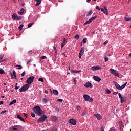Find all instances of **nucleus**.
<instances>
[{
	"label": "nucleus",
	"instance_id": "f257e3e1",
	"mask_svg": "<svg viewBox=\"0 0 131 131\" xmlns=\"http://www.w3.org/2000/svg\"><path fill=\"white\" fill-rule=\"evenodd\" d=\"M34 112L37 114V115H38L39 116H40L42 113V110H41V108H40V107L39 106H36L33 108Z\"/></svg>",
	"mask_w": 131,
	"mask_h": 131
},
{
	"label": "nucleus",
	"instance_id": "f03ea898",
	"mask_svg": "<svg viewBox=\"0 0 131 131\" xmlns=\"http://www.w3.org/2000/svg\"><path fill=\"white\" fill-rule=\"evenodd\" d=\"M30 87V85L29 84H26L22 86L19 89V92H26V91H28L29 88Z\"/></svg>",
	"mask_w": 131,
	"mask_h": 131
},
{
	"label": "nucleus",
	"instance_id": "7ed1b4c3",
	"mask_svg": "<svg viewBox=\"0 0 131 131\" xmlns=\"http://www.w3.org/2000/svg\"><path fill=\"white\" fill-rule=\"evenodd\" d=\"M47 118H48V116H47L46 115H43L37 120V122L38 123L43 122V121H45Z\"/></svg>",
	"mask_w": 131,
	"mask_h": 131
},
{
	"label": "nucleus",
	"instance_id": "20e7f679",
	"mask_svg": "<svg viewBox=\"0 0 131 131\" xmlns=\"http://www.w3.org/2000/svg\"><path fill=\"white\" fill-rule=\"evenodd\" d=\"M12 19L13 20H17V21H20V20H22V17L18 16L17 13H14L12 15Z\"/></svg>",
	"mask_w": 131,
	"mask_h": 131
},
{
	"label": "nucleus",
	"instance_id": "39448f33",
	"mask_svg": "<svg viewBox=\"0 0 131 131\" xmlns=\"http://www.w3.org/2000/svg\"><path fill=\"white\" fill-rule=\"evenodd\" d=\"M83 98L86 102H93V98L86 94L83 95Z\"/></svg>",
	"mask_w": 131,
	"mask_h": 131
},
{
	"label": "nucleus",
	"instance_id": "423d86ee",
	"mask_svg": "<svg viewBox=\"0 0 131 131\" xmlns=\"http://www.w3.org/2000/svg\"><path fill=\"white\" fill-rule=\"evenodd\" d=\"M33 80H34V77L30 76L27 79L26 82L28 83V84L30 85V84L33 82Z\"/></svg>",
	"mask_w": 131,
	"mask_h": 131
},
{
	"label": "nucleus",
	"instance_id": "0eeeda50",
	"mask_svg": "<svg viewBox=\"0 0 131 131\" xmlns=\"http://www.w3.org/2000/svg\"><path fill=\"white\" fill-rule=\"evenodd\" d=\"M110 72L113 75H115V76H119V75L118 74V72L116 71V70L113 69H110Z\"/></svg>",
	"mask_w": 131,
	"mask_h": 131
},
{
	"label": "nucleus",
	"instance_id": "6e6552de",
	"mask_svg": "<svg viewBox=\"0 0 131 131\" xmlns=\"http://www.w3.org/2000/svg\"><path fill=\"white\" fill-rule=\"evenodd\" d=\"M97 18V16H94L93 17H91L89 21H86L84 24V25H87L88 24H90V23H92V22H93V21H94V20H95V19H96Z\"/></svg>",
	"mask_w": 131,
	"mask_h": 131
},
{
	"label": "nucleus",
	"instance_id": "1a4fd4ad",
	"mask_svg": "<svg viewBox=\"0 0 131 131\" xmlns=\"http://www.w3.org/2000/svg\"><path fill=\"white\" fill-rule=\"evenodd\" d=\"M118 96L119 97V98H120V102H121V104H123L124 102L125 101L124 96L122 97V96L121 95V94H120V93H119Z\"/></svg>",
	"mask_w": 131,
	"mask_h": 131
},
{
	"label": "nucleus",
	"instance_id": "9d476101",
	"mask_svg": "<svg viewBox=\"0 0 131 131\" xmlns=\"http://www.w3.org/2000/svg\"><path fill=\"white\" fill-rule=\"evenodd\" d=\"M101 12H103L104 14H105L106 15H108V9H107L106 7H104V8H101Z\"/></svg>",
	"mask_w": 131,
	"mask_h": 131
},
{
	"label": "nucleus",
	"instance_id": "9b49d317",
	"mask_svg": "<svg viewBox=\"0 0 131 131\" xmlns=\"http://www.w3.org/2000/svg\"><path fill=\"white\" fill-rule=\"evenodd\" d=\"M91 69L93 70V71H95L96 70H100V69H101V67L93 66L91 67Z\"/></svg>",
	"mask_w": 131,
	"mask_h": 131
},
{
	"label": "nucleus",
	"instance_id": "f8f14e48",
	"mask_svg": "<svg viewBox=\"0 0 131 131\" xmlns=\"http://www.w3.org/2000/svg\"><path fill=\"white\" fill-rule=\"evenodd\" d=\"M69 122L73 125H76V120H75V119H71L69 121Z\"/></svg>",
	"mask_w": 131,
	"mask_h": 131
},
{
	"label": "nucleus",
	"instance_id": "ddd939ff",
	"mask_svg": "<svg viewBox=\"0 0 131 131\" xmlns=\"http://www.w3.org/2000/svg\"><path fill=\"white\" fill-rule=\"evenodd\" d=\"M94 115V116H96L98 120H100V119H102V116L99 114H95Z\"/></svg>",
	"mask_w": 131,
	"mask_h": 131
},
{
	"label": "nucleus",
	"instance_id": "4468645a",
	"mask_svg": "<svg viewBox=\"0 0 131 131\" xmlns=\"http://www.w3.org/2000/svg\"><path fill=\"white\" fill-rule=\"evenodd\" d=\"M16 117H17V118H18V119H19V120H20L21 121H23L24 122H25V120H24V118H23V117H22V116H20V115L17 114V115H16Z\"/></svg>",
	"mask_w": 131,
	"mask_h": 131
},
{
	"label": "nucleus",
	"instance_id": "2eb2a0df",
	"mask_svg": "<svg viewBox=\"0 0 131 131\" xmlns=\"http://www.w3.org/2000/svg\"><path fill=\"white\" fill-rule=\"evenodd\" d=\"M84 86H85V88H93V84H92L90 82H87L86 83H85L84 84Z\"/></svg>",
	"mask_w": 131,
	"mask_h": 131
},
{
	"label": "nucleus",
	"instance_id": "dca6fc26",
	"mask_svg": "<svg viewBox=\"0 0 131 131\" xmlns=\"http://www.w3.org/2000/svg\"><path fill=\"white\" fill-rule=\"evenodd\" d=\"M63 42L61 43V49H63L65 45L67 43V41H66V38H63Z\"/></svg>",
	"mask_w": 131,
	"mask_h": 131
},
{
	"label": "nucleus",
	"instance_id": "f3484780",
	"mask_svg": "<svg viewBox=\"0 0 131 131\" xmlns=\"http://www.w3.org/2000/svg\"><path fill=\"white\" fill-rule=\"evenodd\" d=\"M93 78L94 80H95V81H98V82L101 81V78L99 77V76H95Z\"/></svg>",
	"mask_w": 131,
	"mask_h": 131
},
{
	"label": "nucleus",
	"instance_id": "a211bd4d",
	"mask_svg": "<svg viewBox=\"0 0 131 131\" xmlns=\"http://www.w3.org/2000/svg\"><path fill=\"white\" fill-rule=\"evenodd\" d=\"M25 11V10L24 9V8H21L20 9V11H18V14H19V15H23V14H24Z\"/></svg>",
	"mask_w": 131,
	"mask_h": 131
},
{
	"label": "nucleus",
	"instance_id": "6ab92c4d",
	"mask_svg": "<svg viewBox=\"0 0 131 131\" xmlns=\"http://www.w3.org/2000/svg\"><path fill=\"white\" fill-rule=\"evenodd\" d=\"M36 2H37V3L35 4V6L37 7L38 6H39V5H40V4H41V1L42 0H34Z\"/></svg>",
	"mask_w": 131,
	"mask_h": 131
},
{
	"label": "nucleus",
	"instance_id": "aec40b11",
	"mask_svg": "<svg viewBox=\"0 0 131 131\" xmlns=\"http://www.w3.org/2000/svg\"><path fill=\"white\" fill-rule=\"evenodd\" d=\"M11 76L13 79L17 78L16 77V72L15 71H13V74L11 75Z\"/></svg>",
	"mask_w": 131,
	"mask_h": 131
},
{
	"label": "nucleus",
	"instance_id": "412c9836",
	"mask_svg": "<svg viewBox=\"0 0 131 131\" xmlns=\"http://www.w3.org/2000/svg\"><path fill=\"white\" fill-rule=\"evenodd\" d=\"M42 101L45 104H47L48 103V101H49V98L48 97H45L43 98Z\"/></svg>",
	"mask_w": 131,
	"mask_h": 131
},
{
	"label": "nucleus",
	"instance_id": "4be33fe9",
	"mask_svg": "<svg viewBox=\"0 0 131 131\" xmlns=\"http://www.w3.org/2000/svg\"><path fill=\"white\" fill-rule=\"evenodd\" d=\"M93 14V11L90 10L87 12V14L86 15V17H89V16H91Z\"/></svg>",
	"mask_w": 131,
	"mask_h": 131
},
{
	"label": "nucleus",
	"instance_id": "5701e85b",
	"mask_svg": "<svg viewBox=\"0 0 131 131\" xmlns=\"http://www.w3.org/2000/svg\"><path fill=\"white\" fill-rule=\"evenodd\" d=\"M16 103H17V100L16 99H14L10 102L9 106H12L13 104H16Z\"/></svg>",
	"mask_w": 131,
	"mask_h": 131
},
{
	"label": "nucleus",
	"instance_id": "b1692460",
	"mask_svg": "<svg viewBox=\"0 0 131 131\" xmlns=\"http://www.w3.org/2000/svg\"><path fill=\"white\" fill-rule=\"evenodd\" d=\"M126 84H127V82L125 83L123 85L120 86V88H119V90H123V88L125 86H126Z\"/></svg>",
	"mask_w": 131,
	"mask_h": 131
},
{
	"label": "nucleus",
	"instance_id": "393cba45",
	"mask_svg": "<svg viewBox=\"0 0 131 131\" xmlns=\"http://www.w3.org/2000/svg\"><path fill=\"white\" fill-rule=\"evenodd\" d=\"M79 54H81L82 55H83V54H84V47L81 48Z\"/></svg>",
	"mask_w": 131,
	"mask_h": 131
},
{
	"label": "nucleus",
	"instance_id": "a878e982",
	"mask_svg": "<svg viewBox=\"0 0 131 131\" xmlns=\"http://www.w3.org/2000/svg\"><path fill=\"white\" fill-rule=\"evenodd\" d=\"M53 93L55 96H57V95L59 94V92H58V90H54L53 91Z\"/></svg>",
	"mask_w": 131,
	"mask_h": 131
},
{
	"label": "nucleus",
	"instance_id": "bb28decb",
	"mask_svg": "<svg viewBox=\"0 0 131 131\" xmlns=\"http://www.w3.org/2000/svg\"><path fill=\"white\" fill-rule=\"evenodd\" d=\"M114 84H115L116 88L117 89H118V90H119V88H120V85H119L118 84V83H117V82H114Z\"/></svg>",
	"mask_w": 131,
	"mask_h": 131
},
{
	"label": "nucleus",
	"instance_id": "cd10ccee",
	"mask_svg": "<svg viewBox=\"0 0 131 131\" xmlns=\"http://www.w3.org/2000/svg\"><path fill=\"white\" fill-rule=\"evenodd\" d=\"M57 119H58V118L55 116L52 117V120L53 121H56V120H57Z\"/></svg>",
	"mask_w": 131,
	"mask_h": 131
},
{
	"label": "nucleus",
	"instance_id": "c85d7f7f",
	"mask_svg": "<svg viewBox=\"0 0 131 131\" xmlns=\"http://www.w3.org/2000/svg\"><path fill=\"white\" fill-rule=\"evenodd\" d=\"M87 115H88V113L85 111H84L82 114V116H83V117H84L86 116Z\"/></svg>",
	"mask_w": 131,
	"mask_h": 131
},
{
	"label": "nucleus",
	"instance_id": "c756f323",
	"mask_svg": "<svg viewBox=\"0 0 131 131\" xmlns=\"http://www.w3.org/2000/svg\"><path fill=\"white\" fill-rule=\"evenodd\" d=\"M125 20L126 22H129V21H131V18L130 17H125Z\"/></svg>",
	"mask_w": 131,
	"mask_h": 131
},
{
	"label": "nucleus",
	"instance_id": "7c9ffc66",
	"mask_svg": "<svg viewBox=\"0 0 131 131\" xmlns=\"http://www.w3.org/2000/svg\"><path fill=\"white\" fill-rule=\"evenodd\" d=\"M20 86H18V83H16L15 86V90H19V88Z\"/></svg>",
	"mask_w": 131,
	"mask_h": 131
},
{
	"label": "nucleus",
	"instance_id": "2f4dec72",
	"mask_svg": "<svg viewBox=\"0 0 131 131\" xmlns=\"http://www.w3.org/2000/svg\"><path fill=\"white\" fill-rule=\"evenodd\" d=\"M88 40V39L86 38H84L82 41V42H83V43H86V41Z\"/></svg>",
	"mask_w": 131,
	"mask_h": 131
},
{
	"label": "nucleus",
	"instance_id": "473e14b6",
	"mask_svg": "<svg viewBox=\"0 0 131 131\" xmlns=\"http://www.w3.org/2000/svg\"><path fill=\"white\" fill-rule=\"evenodd\" d=\"M105 92H106L107 94H111V91H110L108 88L105 89Z\"/></svg>",
	"mask_w": 131,
	"mask_h": 131
},
{
	"label": "nucleus",
	"instance_id": "72a5a7b5",
	"mask_svg": "<svg viewBox=\"0 0 131 131\" xmlns=\"http://www.w3.org/2000/svg\"><path fill=\"white\" fill-rule=\"evenodd\" d=\"M23 26H24L23 24L20 25L18 27V29H19V30H22V29L23 28Z\"/></svg>",
	"mask_w": 131,
	"mask_h": 131
},
{
	"label": "nucleus",
	"instance_id": "f704fd0d",
	"mask_svg": "<svg viewBox=\"0 0 131 131\" xmlns=\"http://www.w3.org/2000/svg\"><path fill=\"white\" fill-rule=\"evenodd\" d=\"M5 73V71L3 69H0V74H4Z\"/></svg>",
	"mask_w": 131,
	"mask_h": 131
},
{
	"label": "nucleus",
	"instance_id": "c9c22d12",
	"mask_svg": "<svg viewBox=\"0 0 131 131\" xmlns=\"http://www.w3.org/2000/svg\"><path fill=\"white\" fill-rule=\"evenodd\" d=\"M119 124H120V126L121 127L122 126H123V124H122V121H120L119 122Z\"/></svg>",
	"mask_w": 131,
	"mask_h": 131
},
{
	"label": "nucleus",
	"instance_id": "e433bc0d",
	"mask_svg": "<svg viewBox=\"0 0 131 131\" xmlns=\"http://www.w3.org/2000/svg\"><path fill=\"white\" fill-rule=\"evenodd\" d=\"M38 80H39V81H41V82H43V81H45L43 80V78H39Z\"/></svg>",
	"mask_w": 131,
	"mask_h": 131
},
{
	"label": "nucleus",
	"instance_id": "4c0bfd02",
	"mask_svg": "<svg viewBox=\"0 0 131 131\" xmlns=\"http://www.w3.org/2000/svg\"><path fill=\"white\" fill-rule=\"evenodd\" d=\"M16 67H18V68H17V69H22L21 66L16 65Z\"/></svg>",
	"mask_w": 131,
	"mask_h": 131
},
{
	"label": "nucleus",
	"instance_id": "58836bf2",
	"mask_svg": "<svg viewBox=\"0 0 131 131\" xmlns=\"http://www.w3.org/2000/svg\"><path fill=\"white\" fill-rule=\"evenodd\" d=\"M31 116L32 117H35V114H34V113H33V112H31Z\"/></svg>",
	"mask_w": 131,
	"mask_h": 131
},
{
	"label": "nucleus",
	"instance_id": "ea45409f",
	"mask_svg": "<svg viewBox=\"0 0 131 131\" xmlns=\"http://www.w3.org/2000/svg\"><path fill=\"white\" fill-rule=\"evenodd\" d=\"M40 59H42V60H45V59H47V56H42L40 57Z\"/></svg>",
	"mask_w": 131,
	"mask_h": 131
},
{
	"label": "nucleus",
	"instance_id": "a19ab883",
	"mask_svg": "<svg viewBox=\"0 0 131 131\" xmlns=\"http://www.w3.org/2000/svg\"><path fill=\"white\" fill-rule=\"evenodd\" d=\"M33 25V23H30L28 24V27H31V26H32Z\"/></svg>",
	"mask_w": 131,
	"mask_h": 131
},
{
	"label": "nucleus",
	"instance_id": "79ce46f5",
	"mask_svg": "<svg viewBox=\"0 0 131 131\" xmlns=\"http://www.w3.org/2000/svg\"><path fill=\"white\" fill-rule=\"evenodd\" d=\"M75 38L76 39H79V35H76V36H75Z\"/></svg>",
	"mask_w": 131,
	"mask_h": 131
},
{
	"label": "nucleus",
	"instance_id": "37998d69",
	"mask_svg": "<svg viewBox=\"0 0 131 131\" xmlns=\"http://www.w3.org/2000/svg\"><path fill=\"white\" fill-rule=\"evenodd\" d=\"M109 131H116V130H115V128H114V127L111 128L110 129V130H109Z\"/></svg>",
	"mask_w": 131,
	"mask_h": 131
},
{
	"label": "nucleus",
	"instance_id": "c03bdc74",
	"mask_svg": "<svg viewBox=\"0 0 131 131\" xmlns=\"http://www.w3.org/2000/svg\"><path fill=\"white\" fill-rule=\"evenodd\" d=\"M74 72H75V73H79L80 72H81V70H79V71L75 70Z\"/></svg>",
	"mask_w": 131,
	"mask_h": 131
},
{
	"label": "nucleus",
	"instance_id": "a18cd8bd",
	"mask_svg": "<svg viewBox=\"0 0 131 131\" xmlns=\"http://www.w3.org/2000/svg\"><path fill=\"white\" fill-rule=\"evenodd\" d=\"M57 102H60V103H62V102H63V99H58Z\"/></svg>",
	"mask_w": 131,
	"mask_h": 131
},
{
	"label": "nucleus",
	"instance_id": "49530a36",
	"mask_svg": "<svg viewBox=\"0 0 131 131\" xmlns=\"http://www.w3.org/2000/svg\"><path fill=\"white\" fill-rule=\"evenodd\" d=\"M109 59L107 58L106 57H104V62H108V60Z\"/></svg>",
	"mask_w": 131,
	"mask_h": 131
},
{
	"label": "nucleus",
	"instance_id": "de8ad7c7",
	"mask_svg": "<svg viewBox=\"0 0 131 131\" xmlns=\"http://www.w3.org/2000/svg\"><path fill=\"white\" fill-rule=\"evenodd\" d=\"M96 9L97 10H98V11H101V9H100V8L99 7V6H96Z\"/></svg>",
	"mask_w": 131,
	"mask_h": 131
},
{
	"label": "nucleus",
	"instance_id": "09e8293b",
	"mask_svg": "<svg viewBox=\"0 0 131 131\" xmlns=\"http://www.w3.org/2000/svg\"><path fill=\"white\" fill-rule=\"evenodd\" d=\"M109 42L108 40H106L105 41L103 45H107V43H108Z\"/></svg>",
	"mask_w": 131,
	"mask_h": 131
},
{
	"label": "nucleus",
	"instance_id": "8fccbe9b",
	"mask_svg": "<svg viewBox=\"0 0 131 131\" xmlns=\"http://www.w3.org/2000/svg\"><path fill=\"white\" fill-rule=\"evenodd\" d=\"M83 54H81L80 53L79 54V59H81V56H82Z\"/></svg>",
	"mask_w": 131,
	"mask_h": 131
},
{
	"label": "nucleus",
	"instance_id": "3c124183",
	"mask_svg": "<svg viewBox=\"0 0 131 131\" xmlns=\"http://www.w3.org/2000/svg\"><path fill=\"white\" fill-rule=\"evenodd\" d=\"M24 116H25V117H27V116H28V115L26 113H24Z\"/></svg>",
	"mask_w": 131,
	"mask_h": 131
},
{
	"label": "nucleus",
	"instance_id": "603ef678",
	"mask_svg": "<svg viewBox=\"0 0 131 131\" xmlns=\"http://www.w3.org/2000/svg\"><path fill=\"white\" fill-rule=\"evenodd\" d=\"M25 75V71L23 72L21 74V76H24Z\"/></svg>",
	"mask_w": 131,
	"mask_h": 131
},
{
	"label": "nucleus",
	"instance_id": "864d4df0",
	"mask_svg": "<svg viewBox=\"0 0 131 131\" xmlns=\"http://www.w3.org/2000/svg\"><path fill=\"white\" fill-rule=\"evenodd\" d=\"M77 110H80V106H77Z\"/></svg>",
	"mask_w": 131,
	"mask_h": 131
},
{
	"label": "nucleus",
	"instance_id": "5fc2aeb1",
	"mask_svg": "<svg viewBox=\"0 0 131 131\" xmlns=\"http://www.w3.org/2000/svg\"><path fill=\"white\" fill-rule=\"evenodd\" d=\"M5 60H2L0 59V63H3V62H4Z\"/></svg>",
	"mask_w": 131,
	"mask_h": 131
},
{
	"label": "nucleus",
	"instance_id": "6e6d98bb",
	"mask_svg": "<svg viewBox=\"0 0 131 131\" xmlns=\"http://www.w3.org/2000/svg\"><path fill=\"white\" fill-rule=\"evenodd\" d=\"M100 131H104V127H101V130Z\"/></svg>",
	"mask_w": 131,
	"mask_h": 131
},
{
	"label": "nucleus",
	"instance_id": "4d7b16f0",
	"mask_svg": "<svg viewBox=\"0 0 131 131\" xmlns=\"http://www.w3.org/2000/svg\"><path fill=\"white\" fill-rule=\"evenodd\" d=\"M4 104V101H0V105H3Z\"/></svg>",
	"mask_w": 131,
	"mask_h": 131
},
{
	"label": "nucleus",
	"instance_id": "13d9d810",
	"mask_svg": "<svg viewBox=\"0 0 131 131\" xmlns=\"http://www.w3.org/2000/svg\"><path fill=\"white\" fill-rule=\"evenodd\" d=\"M5 112H7V111L4 110V111H3L1 113H5Z\"/></svg>",
	"mask_w": 131,
	"mask_h": 131
},
{
	"label": "nucleus",
	"instance_id": "bf43d9fd",
	"mask_svg": "<svg viewBox=\"0 0 131 131\" xmlns=\"http://www.w3.org/2000/svg\"><path fill=\"white\" fill-rule=\"evenodd\" d=\"M15 127H18V128L21 127V126H18V125H15Z\"/></svg>",
	"mask_w": 131,
	"mask_h": 131
},
{
	"label": "nucleus",
	"instance_id": "052dcab7",
	"mask_svg": "<svg viewBox=\"0 0 131 131\" xmlns=\"http://www.w3.org/2000/svg\"><path fill=\"white\" fill-rule=\"evenodd\" d=\"M13 130H17V128L14 127L13 128Z\"/></svg>",
	"mask_w": 131,
	"mask_h": 131
},
{
	"label": "nucleus",
	"instance_id": "680f3d73",
	"mask_svg": "<svg viewBox=\"0 0 131 131\" xmlns=\"http://www.w3.org/2000/svg\"><path fill=\"white\" fill-rule=\"evenodd\" d=\"M45 92L46 93V94H48L49 93V92L48 91V90H45Z\"/></svg>",
	"mask_w": 131,
	"mask_h": 131
},
{
	"label": "nucleus",
	"instance_id": "e2e57ef3",
	"mask_svg": "<svg viewBox=\"0 0 131 131\" xmlns=\"http://www.w3.org/2000/svg\"><path fill=\"white\" fill-rule=\"evenodd\" d=\"M118 94V92H114V95H117Z\"/></svg>",
	"mask_w": 131,
	"mask_h": 131
},
{
	"label": "nucleus",
	"instance_id": "0e129e2a",
	"mask_svg": "<svg viewBox=\"0 0 131 131\" xmlns=\"http://www.w3.org/2000/svg\"><path fill=\"white\" fill-rule=\"evenodd\" d=\"M3 56H0V60H3Z\"/></svg>",
	"mask_w": 131,
	"mask_h": 131
},
{
	"label": "nucleus",
	"instance_id": "69168bd1",
	"mask_svg": "<svg viewBox=\"0 0 131 131\" xmlns=\"http://www.w3.org/2000/svg\"><path fill=\"white\" fill-rule=\"evenodd\" d=\"M71 73H75V72H74V71H73V70H72V71H71Z\"/></svg>",
	"mask_w": 131,
	"mask_h": 131
},
{
	"label": "nucleus",
	"instance_id": "338daca9",
	"mask_svg": "<svg viewBox=\"0 0 131 131\" xmlns=\"http://www.w3.org/2000/svg\"><path fill=\"white\" fill-rule=\"evenodd\" d=\"M53 48H54V49L55 51H57V49L56 48V47H54Z\"/></svg>",
	"mask_w": 131,
	"mask_h": 131
},
{
	"label": "nucleus",
	"instance_id": "774afa93",
	"mask_svg": "<svg viewBox=\"0 0 131 131\" xmlns=\"http://www.w3.org/2000/svg\"><path fill=\"white\" fill-rule=\"evenodd\" d=\"M87 3H90L91 2V0H86Z\"/></svg>",
	"mask_w": 131,
	"mask_h": 131
}]
</instances>
